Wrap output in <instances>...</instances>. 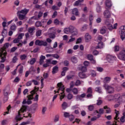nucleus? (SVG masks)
Segmentation results:
<instances>
[{
  "label": "nucleus",
  "instance_id": "obj_51",
  "mask_svg": "<svg viewBox=\"0 0 125 125\" xmlns=\"http://www.w3.org/2000/svg\"><path fill=\"white\" fill-rule=\"evenodd\" d=\"M95 91H97V92H99V93H101L102 91H101V88H100V87H97L95 88Z\"/></svg>",
  "mask_w": 125,
  "mask_h": 125
},
{
  "label": "nucleus",
  "instance_id": "obj_62",
  "mask_svg": "<svg viewBox=\"0 0 125 125\" xmlns=\"http://www.w3.org/2000/svg\"><path fill=\"white\" fill-rule=\"evenodd\" d=\"M64 66H69V61H64L63 62Z\"/></svg>",
  "mask_w": 125,
  "mask_h": 125
},
{
  "label": "nucleus",
  "instance_id": "obj_42",
  "mask_svg": "<svg viewBox=\"0 0 125 125\" xmlns=\"http://www.w3.org/2000/svg\"><path fill=\"white\" fill-rule=\"evenodd\" d=\"M97 69V71H98V72H103V68H102V67L100 66H98L96 67Z\"/></svg>",
  "mask_w": 125,
  "mask_h": 125
},
{
  "label": "nucleus",
  "instance_id": "obj_30",
  "mask_svg": "<svg viewBox=\"0 0 125 125\" xmlns=\"http://www.w3.org/2000/svg\"><path fill=\"white\" fill-rule=\"evenodd\" d=\"M95 112H96V113H97V114L99 113V114H101L102 115V114H104V109L103 108H101L99 109V112L97 110H96Z\"/></svg>",
  "mask_w": 125,
  "mask_h": 125
},
{
  "label": "nucleus",
  "instance_id": "obj_12",
  "mask_svg": "<svg viewBox=\"0 0 125 125\" xmlns=\"http://www.w3.org/2000/svg\"><path fill=\"white\" fill-rule=\"evenodd\" d=\"M112 2L110 0H106L105 1V6L106 9H111V7H112Z\"/></svg>",
  "mask_w": 125,
  "mask_h": 125
},
{
  "label": "nucleus",
  "instance_id": "obj_22",
  "mask_svg": "<svg viewBox=\"0 0 125 125\" xmlns=\"http://www.w3.org/2000/svg\"><path fill=\"white\" fill-rule=\"evenodd\" d=\"M104 109L106 110V114H110L112 112L111 110V108L110 107H108L107 105H105L104 107Z\"/></svg>",
  "mask_w": 125,
  "mask_h": 125
},
{
  "label": "nucleus",
  "instance_id": "obj_46",
  "mask_svg": "<svg viewBox=\"0 0 125 125\" xmlns=\"http://www.w3.org/2000/svg\"><path fill=\"white\" fill-rule=\"evenodd\" d=\"M81 83H82L81 82V81H80V80H77L76 81L75 85H76V86H79Z\"/></svg>",
  "mask_w": 125,
  "mask_h": 125
},
{
  "label": "nucleus",
  "instance_id": "obj_7",
  "mask_svg": "<svg viewBox=\"0 0 125 125\" xmlns=\"http://www.w3.org/2000/svg\"><path fill=\"white\" fill-rule=\"evenodd\" d=\"M118 57L120 60L125 61V50H123L120 51L119 55H118Z\"/></svg>",
  "mask_w": 125,
  "mask_h": 125
},
{
  "label": "nucleus",
  "instance_id": "obj_4",
  "mask_svg": "<svg viewBox=\"0 0 125 125\" xmlns=\"http://www.w3.org/2000/svg\"><path fill=\"white\" fill-rule=\"evenodd\" d=\"M31 94L29 95L28 97V100L26 102L27 104L28 105H30V104H32V101L31 100H32V99H34V94L35 93V90H32L30 92Z\"/></svg>",
  "mask_w": 125,
  "mask_h": 125
},
{
  "label": "nucleus",
  "instance_id": "obj_32",
  "mask_svg": "<svg viewBox=\"0 0 125 125\" xmlns=\"http://www.w3.org/2000/svg\"><path fill=\"white\" fill-rule=\"evenodd\" d=\"M4 70V64L1 63L0 65V73L3 72Z\"/></svg>",
  "mask_w": 125,
  "mask_h": 125
},
{
  "label": "nucleus",
  "instance_id": "obj_54",
  "mask_svg": "<svg viewBox=\"0 0 125 125\" xmlns=\"http://www.w3.org/2000/svg\"><path fill=\"white\" fill-rule=\"evenodd\" d=\"M17 60H18L17 57L16 56H14L12 59L13 63H16V61H17Z\"/></svg>",
  "mask_w": 125,
  "mask_h": 125
},
{
  "label": "nucleus",
  "instance_id": "obj_37",
  "mask_svg": "<svg viewBox=\"0 0 125 125\" xmlns=\"http://www.w3.org/2000/svg\"><path fill=\"white\" fill-rule=\"evenodd\" d=\"M63 116L64 118H69L71 115H70L69 112H64Z\"/></svg>",
  "mask_w": 125,
  "mask_h": 125
},
{
  "label": "nucleus",
  "instance_id": "obj_43",
  "mask_svg": "<svg viewBox=\"0 0 125 125\" xmlns=\"http://www.w3.org/2000/svg\"><path fill=\"white\" fill-rule=\"evenodd\" d=\"M58 121H59V115H57L55 117V119H54V122L55 123H57V122H58Z\"/></svg>",
  "mask_w": 125,
  "mask_h": 125
},
{
  "label": "nucleus",
  "instance_id": "obj_10",
  "mask_svg": "<svg viewBox=\"0 0 125 125\" xmlns=\"http://www.w3.org/2000/svg\"><path fill=\"white\" fill-rule=\"evenodd\" d=\"M104 18H110L111 17V13L109 10L106 9L104 12Z\"/></svg>",
  "mask_w": 125,
  "mask_h": 125
},
{
  "label": "nucleus",
  "instance_id": "obj_28",
  "mask_svg": "<svg viewBox=\"0 0 125 125\" xmlns=\"http://www.w3.org/2000/svg\"><path fill=\"white\" fill-rule=\"evenodd\" d=\"M79 70L82 71V72L85 73V72H86L87 70V69L86 68V66H82L81 68L79 67Z\"/></svg>",
  "mask_w": 125,
  "mask_h": 125
},
{
  "label": "nucleus",
  "instance_id": "obj_27",
  "mask_svg": "<svg viewBox=\"0 0 125 125\" xmlns=\"http://www.w3.org/2000/svg\"><path fill=\"white\" fill-rule=\"evenodd\" d=\"M71 60L73 63L78 62V58L77 57L73 56L71 58Z\"/></svg>",
  "mask_w": 125,
  "mask_h": 125
},
{
  "label": "nucleus",
  "instance_id": "obj_23",
  "mask_svg": "<svg viewBox=\"0 0 125 125\" xmlns=\"http://www.w3.org/2000/svg\"><path fill=\"white\" fill-rule=\"evenodd\" d=\"M7 35V30L5 28H3V30L1 32V36H3V38H5Z\"/></svg>",
  "mask_w": 125,
  "mask_h": 125
},
{
  "label": "nucleus",
  "instance_id": "obj_18",
  "mask_svg": "<svg viewBox=\"0 0 125 125\" xmlns=\"http://www.w3.org/2000/svg\"><path fill=\"white\" fill-rule=\"evenodd\" d=\"M58 69H59V67L57 65H56L54 67H53L52 71L53 75H54L55 74H56V73H58L59 71Z\"/></svg>",
  "mask_w": 125,
  "mask_h": 125
},
{
  "label": "nucleus",
  "instance_id": "obj_8",
  "mask_svg": "<svg viewBox=\"0 0 125 125\" xmlns=\"http://www.w3.org/2000/svg\"><path fill=\"white\" fill-rule=\"evenodd\" d=\"M120 30L121 31V39L122 41H124L125 38V26H122L120 27Z\"/></svg>",
  "mask_w": 125,
  "mask_h": 125
},
{
  "label": "nucleus",
  "instance_id": "obj_20",
  "mask_svg": "<svg viewBox=\"0 0 125 125\" xmlns=\"http://www.w3.org/2000/svg\"><path fill=\"white\" fill-rule=\"evenodd\" d=\"M72 14L78 16L79 15V10L77 8H75L72 10Z\"/></svg>",
  "mask_w": 125,
  "mask_h": 125
},
{
  "label": "nucleus",
  "instance_id": "obj_5",
  "mask_svg": "<svg viewBox=\"0 0 125 125\" xmlns=\"http://www.w3.org/2000/svg\"><path fill=\"white\" fill-rule=\"evenodd\" d=\"M104 87L107 90L108 93L111 94L114 92V88L106 83L104 85Z\"/></svg>",
  "mask_w": 125,
  "mask_h": 125
},
{
  "label": "nucleus",
  "instance_id": "obj_59",
  "mask_svg": "<svg viewBox=\"0 0 125 125\" xmlns=\"http://www.w3.org/2000/svg\"><path fill=\"white\" fill-rule=\"evenodd\" d=\"M108 101H112L113 100V98H114V96L112 95H109L107 96Z\"/></svg>",
  "mask_w": 125,
  "mask_h": 125
},
{
  "label": "nucleus",
  "instance_id": "obj_1",
  "mask_svg": "<svg viewBox=\"0 0 125 125\" xmlns=\"http://www.w3.org/2000/svg\"><path fill=\"white\" fill-rule=\"evenodd\" d=\"M58 86L59 87V88L58 89L57 93H59V91L62 90V92L61 93V95H60V100L61 101H62V99L65 97V87H64V85H63V84L62 83H59L57 84Z\"/></svg>",
  "mask_w": 125,
  "mask_h": 125
},
{
  "label": "nucleus",
  "instance_id": "obj_39",
  "mask_svg": "<svg viewBox=\"0 0 125 125\" xmlns=\"http://www.w3.org/2000/svg\"><path fill=\"white\" fill-rule=\"evenodd\" d=\"M73 94L71 93H69L67 95V99L68 100H71V99H73Z\"/></svg>",
  "mask_w": 125,
  "mask_h": 125
},
{
  "label": "nucleus",
  "instance_id": "obj_55",
  "mask_svg": "<svg viewBox=\"0 0 125 125\" xmlns=\"http://www.w3.org/2000/svg\"><path fill=\"white\" fill-rule=\"evenodd\" d=\"M64 33L65 34H68L69 33H70V29H69V27H68V28H64Z\"/></svg>",
  "mask_w": 125,
  "mask_h": 125
},
{
  "label": "nucleus",
  "instance_id": "obj_57",
  "mask_svg": "<svg viewBox=\"0 0 125 125\" xmlns=\"http://www.w3.org/2000/svg\"><path fill=\"white\" fill-rule=\"evenodd\" d=\"M34 31H35V28H29L28 30L29 33H30V34H32Z\"/></svg>",
  "mask_w": 125,
  "mask_h": 125
},
{
  "label": "nucleus",
  "instance_id": "obj_29",
  "mask_svg": "<svg viewBox=\"0 0 125 125\" xmlns=\"http://www.w3.org/2000/svg\"><path fill=\"white\" fill-rule=\"evenodd\" d=\"M121 98V95L120 94H116L114 96V100L115 101H119Z\"/></svg>",
  "mask_w": 125,
  "mask_h": 125
},
{
  "label": "nucleus",
  "instance_id": "obj_16",
  "mask_svg": "<svg viewBox=\"0 0 125 125\" xmlns=\"http://www.w3.org/2000/svg\"><path fill=\"white\" fill-rule=\"evenodd\" d=\"M43 13L42 12H39L38 17H32L31 18V19H34V20H39L42 16Z\"/></svg>",
  "mask_w": 125,
  "mask_h": 125
},
{
  "label": "nucleus",
  "instance_id": "obj_61",
  "mask_svg": "<svg viewBox=\"0 0 125 125\" xmlns=\"http://www.w3.org/2000/svg\"><path fill=\"white\" fill-rule=\"evenodd\" d=\"M43 77L44 79H47V78H48V73L44 72L43 75Z\"/></svg>",
  "mask_w": 125,
  "mask_h": 125
},
{
  "label": "nucleus",
  "instance_id": "obj_35",
  "mask_svg": "<svg viewBox=\"0 0 125 125\" xmlns=\"http://www.w3.org/2000/svg\"><path fill=\"white\" fill-rule=\"evenodd\" d=\"M72 92H73L74 94H78L79 93V90L77 88H74L72 89Z\"/></svg>",
  "mask_w": 125,
  "mask_h": 125
},
{
  "label": "nucleus",
  "instance_id": "obj_33",
  "mask_svg": "<svg viewBox=\"0 0 125 125\" xmlns=\"http://www.w3.org/2000/svg\"><path fill=\"white\" fill-rule=\"evenodd\" d=\"M46 50L48 53H51L53 51V49H51V47H46Z\"/></svg>",
  "mask_w": 125,
  "mask_h": 125
},
{
  "label": "nucleus",
  "instance_id": "obj_21",
  "mask_svg": "<svg viewBox=\"0 0 125 125\" xmlns=\"http://www.w3.org/2000/svg\"><path fill=\"white\" fill-rule=\"evenodd\" d=\"M79 77H80L81 79H85V78H86V75L84 72H82L79 73Z\"/></svg>",
  "mask_w": 125,
  "mask_h": 125
},
{
  "label": "nucleus",
  "instance_id": "obj_64",
  "mask_svg": "<svg viewBox=\"0 0 125 125\" xmlns=\"http://www.w3.org/2000/svg\"><path fill=\"white\" fill-rule=\"evenodd\" d=\"M97 12L98 13L101 12V7L100 6H98L97 7Z\"/></svg>",
  "mask_w": 125,
  "mask_h": 125
},
{
  "label": "nucleus",
  "instance_id": "obj_9",
  "mask_svg": "<svg viewBox=\"0 0 125 125\" xmlns=\"http://www.w3.org/2000/svg\"><path fill=\"white\" fill-rule=\"evenodd\" d=\"M106 59L109 63H113L116 59H117V58L115 56H113L112 55H108L106 57Z\"/></svg>",
  "mask_w": 125,
  "mask_h": 125
},
{
  "label": "nucleus",
  "instance_id": "obj_24",
  "mask_svg": "<svg viewBox=\"0 0 125 125\" xmlns=\"http://www.w3.org/2000/svg\"><path fill=\"white\" fill-rule=\"evenodd\" d=\"M111 81V77H106L104 78L103 83H104V84L106 83H109Z\"/></svg>",
  "mask_w": 125,
  "mask_h": 125
},
{
  "label": "nucleus",
  "instance_id": "obj_31",
  "mask_svg": "<svg viewBox=\"0 0 125 125\" xmlns=\"http://www.w3.org/2000/svg\"><path fill=\"white\" fill-rule=\"evenodd\" d=\"M87 24H84L83 25L82 28L81 29V32H83V31H86V29H87Z\"/></svg>",
  "mask_w": 125,
  "mask_h": 125
},
{
  "label": "nucleus",
  "instance_id": "obj_6",
  "mask_svg": "<svg viewBox=\"0 0 125 125\" xmlns=\"http://www.w3.org/2000/svg\"><path fill=\"white\" fill-rule=\"evenodd\" d=\"M69 33H71L73 34V36H77V35L78 34V30H77L76 29V28H75V27L70 25L69 27Z\"/></svg>",
  "mask_w": 125,
  "mask_h": 125
},
{
  "label": "nucleus",
  "instance_id": "obj_50",
  "mask_svg": "<svg viewBox=\"0 0 125 125\" xmlns=\"http://www.w3.org/2000/svg\"><path fill=\"white\" fill-rule=\"evenodd\" d=\"M32 81H29L27 82L25 84L26 86H31V85H32Z\"/></svg>",
  "mask_w": 125,
  "mask_h": 125
},
{
  "label": "nucleus",
  "instance_id": "obj_53",
  "mask_svg": "<svg viewBox=\"0 0 125 125\" xmlns=\"http://www.w3.org/2000/svg\"><path fill=\"white\" fill-rule=\"evenodd\" d=\"M38 104L35 103L32 105V108L37 110V108H38Z\"/></svg>",
  "mask_w": 125,
  "mask_h": 125
},
{
  "label": "nucleus",
  "instance_id": "obj_26",
  "mask_svg": "<svg viewBox=\"0 0 125 125\" xmlns=\"http://www.w3.org/2000/svg\"><path fill=\"white\" fill-rule=\"evenodd\" d=\"M3 55V53H0V57L1 58V61L0 62V63H4L5 62V58L2 56Z\"/></svg>",
  "mask_w": 125,
  "mask_h": 125
},
{
  "label": "nucleus",
  "instance_id": "obj_47",
  "mask_svg": "<svg viewBox=\"0 0 125 125\" xmlns=\"http://www.w3.org/2000/svg\"><path fill=\"white\" fill-rule=\"evenodd\" d=\"M62 107L63 110H65V109L67 108V103L66 102H64L62 104Z\"/></svg>",
  "mask_w": 125,
  "mask_h": 125
},
{
  "label": "nucleus",
  "instance_id": "obj_56",
  "mask_svg": "<svg viewBox=\"0 0 125 125\" xmlns=\"http://www.w3.org/2000/svg\"><path fill=\"white\" fill-rule=\"evenodd\" d=\"M11 30H12V31H15L16 30V25H15V24H14V25H12L10 27Z\"/></svg>",
  "mask_w": 125,
  "mask_h": 125
},
{
  "label": "nucleus",
  "instance_id": "obj_44",
  "mask_svg": "<svg viewBox=\"0 0 125 125\" xmlns=\"http://www.w3.org/2000/svg\"><path fill=\"white\" fill-rule=\"evenodd\" d=\"M23 37H24V33H21L18 37V40H22L23 39Z\"/></svg>",
  "mask_w": 125,
  "mask_h": 125
},
{
  "label": "nucleus",
  "instance_id": "obj_34",
  "mask_svg": "<svg viewBox=\"0 0 125 125\" xmlns=\"http://www.w3.org/2000/svg\"><path fill=\"white\" fill-rule=\"evenodd\" d=\"M81 4H82V3L79 0H77L74 2V6H79V5H81Z\"/></svg>",
  "mask_w": 125,
  "mask_h": 125
},
{
  "label": "nucleus",
  "instance_id": "obj_45",
  "mask_svg": "<svg viewBox=\"0 0 125 125\" xmlns=\"http://www.w3.org/2000/svg\"><path fill=\"white\" fill-rule=\"evenodd\" d=\"M88 109L89 111H93V109H94V106L92 105H90L88 106Z\"/></svg>",
  "mask_w": 125,
  "mask_h": 125
},
{
  "label": "nucleus",
  "instance_id": "obj_11",
  "mask_svg": "<svg viewBox=\"0 0 125 125\" xmlns=\"http://www.w3.org/2000/svg\"><path fill=\"white\" fill-rule=\"evenodd\" d=\"M10 91V87H9V86H7L3 90V96H8V94H9Z\"/></svg>",
  "mask_w": 125,
  "mask_h": 125
},
{
  "label": "nucleus",
  "instance_id": "obj_36",
  "mask_svg": "<svg viewBox=\"0 0 125 125\" xmlns=\"http://www.w3.org/2000/svg\"><path fill=\"white\" fill-rule=\"evenodd\" d=\"M36 63V59L32 58L31 59V61H30V65H34Z\"/></svg>",
  "mask_w": 125,
  "mask_h": 125
},
{
  "label": "nucleus",
  "instance_id": "obj_58",
  "mask_svg": "<svg viewBox=\"0 0 125 125\" xmlns=\"http://www.w3.org/2000/svg\"><path fill=\"white\" fill-rule=\"evenodd\" d=\"M83 64L85 67H88L89 66V62L84 61Z\"/></svg>",
  "mask_w": 125,
  "mask_h": 125
},
{
  "label": "nucleus",
  "instance_id": "obj_48",
  "mask_svg": "<svg viewBox=\"0 0 125 125\" xmlns=\"http://www.w3.org/2000/svg\"><path fill=\"white\" fill-rule=\"evenodd\" d=\"M35 25L36 27H42V22L41 21H37Z\"/></svg>",
  "mask_w": 125,
  "mask_h": 125
},
{
  "label": "nucleus",
  "instance_id": "obj_49",
  "mask_svg": "<svg viewBox=\"0 0 125 125\" xmlns=\"http://www.w3.org/2000/svg\"><path fill=\"white\" fill-rule=\"evenodd\" d=\"M52 57H53L54 58H56V59H59L60 56L57 54H53Z\"/></svg>",
  "mask_w": 125,
  "mask_h": 125
},
{
  "label": "nucleus",
  "instance_id": "obj_13",
  "mask_svg": "<svg viewBox=\"0 0 125 125\" xmlns=\"http://www.w3.org/2000/svg\"><path fill=\"white\" fill-rule=\"evenodd\" d=\"M28 12H29V9L24 8L22 10H21V11H18L17 13H20L21 14H22L23 15H27L28 14Z\"/></svg>",
  "mask_w": 125,
  "mask_h": 125
},
{
  "label": "nucleus",
  "instance_id": "obj_60",
  "mask_svg": "<svg viewBox=\"0 0 125 125\" xmlns=\"http://www.w3.org/2000/svg\"><path fill=\"white\" fill-rule=\"evenodd\" d=\"M82 38H79L76 41V44H78V43H81V42H82Z\"/></svg>",
  "mask_w": 125,
  "mask_h": 125
},
{
  "label": "nucleus",
  "instance_id": "obj_41",
  "mask_svg": "<svg viewBox=\"0 0 125 125\" xmlns=\"http://www.w3.org/2000/svg\"><path fill=\"white\" fill-rule=\"evenodd\" d=\"M87 57L88 60H90V61L91 60H92V59H93V55L91 54H88L87 55Z\"/></svg>",
  "mask_w": 125,
  "mask_h": 125
},
{
  "label": "nucleus",
  "instance_id": "obj_2",
  "mask_svg": "<svg viewBox=\"0 0 125 125\" xmlns=\"http://www.w3.org/2000/svg\"><path fill=\"white\" fill-rule=\"evenodd\" d=\"M27 106L25 105H23L21 109L18 111V115L16 116L15 118L16 121L17 122H19V121H21L23 118H21V114L20 113H24L27 111Z\"/></svg>",
  "mask_w": 125,
  "mask_h": 125
},
{
  "label": "nucleus",
  "instance_id": "obj_14",
  "mask_svg": "<svg viewBox=\"0 0 125 125\" xmlns=\"http://www.w3.org/2000/svg\"><path fill=\"white\" fill-rule=\"evenodd\" d=\"M9 46V43H5L3 46L1 48H0V50L2 51V53H3V51H5L7 48H8V47Z\"/></svg>",
  "mask_w": 125,
  "mask_h": 125
},
{
  "label": "nucleus",
  "instance_id": "obj_25",
  "mask_svg": "<svg viewBox=\"0 0 125 125\" xmlns=\"http://www.w3.org/2000/svg\"><path fill=\"white\" fill-rule=\"evenodd\" d=\"M100 33L102 34V35H104V34L106 33V27L104 26L102 27V28L100 30Z\"/></svg>",
  "mask_w": 125,
  "mask_h": 125
},
{
  "label": "nucleus",
  "instance_id": "obj_15",
  "mask_svg": "<svg viewBox=\"0 0 125 125\" xmlns=\"http://www.w3.org/2000/svg\"><path fill=\"white\" fill-rule=\"evenodd\" d=\"M85 41L86 42H88L91 41V36L88 33H86L85 35Z\"/></svg>",
  "mask_w": 125,
  "mask_h": 125
},
{
  "label": "nucleus",
  "instance_id": "obj_38",
  "mask_svg": "<svg viewBox=\"0 0 125 125\" xmlns=\"http://www.w3.org/2000/svg\"><path fill=\"white\" fill-rule=\"evenodd\" d=\"M20 58L21 60H25L27 58V55L25 54L21 55L20 56Z\"/></svg>",
  "mask_w": 125,
  "mask_h": 125
},
{
  "label": "nucleus",
  "instance_id": "obj_63",
  "mask_svg": "<svg viewBox=\"0 0 125 125\" xmlns=\"http://www.w3.org/2000/svg\"><path fill=\"white\" fill-rule=\"evenodd\" d=\"M17 49V47H13L11 49L10 52H14Z\"/></svg>",
  "mask_w": 125,
  "mask_h": 125
},
{
  "label": "nucleus",
  "instance_id": "obj_40",
  "mask_svg": "<svg viewBox=\"0 0 125 125\" xmlns=\"http://www.w3.org/2000/svg\"><path fill=\"white\" fill-rule=\"evenodd\" d=\"M36 35L37 37H41V36H42V30L37 31Z\"/></svg>",
  "mask_w": 125,
  "mask_h": 125
},
{
  "label": "nucleus",
  "instance_id": "obj_52",
  "mask_svg": "<svg viewBox=\"0 0 125 125\" xmlns=\"http://www.w3.org/2000/svg\"><path fill=\"white\" fill-rule=\"evenodd\" d=\"M49 35L50 39H54L55 38V34L54 33H50L49 34Z\"/></svg>",
  "mask_w": 125,
  "mask_h": 125
},
{
  "label": "nucleus",
  "instance_id": "obj_19",
  "mask_svg": "<svg viewBox=\"0 0 125 125\" xmlns=\"http://www.w3.org/2000/svg\"><path fill=\"white\" fill-rule=\"evenodd\" d=\"M18 17H19V19L20 20H24L25 19V18L26 17V16L25 15H23L22 14L20 13H17Z\"/></svg>",
  "mask_w": 125,
  "mask_h": 125
},
{
  "label": "nucleus",
  "instance_id": "obj_3",
  "mask_svg": "<svg viewBox=\"0 0 125 125\" xmlns=\"http://www.w3.org/2000/svg\"><path fill=\"white\" fill-rule=\"evenodd\" d=\"M35 44L39 46H42V45H43V46H47V42L37 40L35 41Z\"/></svg>",
  "mask_w": 125,
  "mask_h": 125
},
{
  "label": "nucleus",
  "instance_id": "obj_17",
  "mask_svg": "<svg viewBox=\"0 0 125 125\" xmlns=\"http://www.w3.org/2000/svg\"><path fill=\"white\" fill-rule=\"evenodd\" d=\"M103 42H100L98 43V45L95 47V49H101L103 48Z\"/></svg>",
  "mask_w": 125,
  "mask_h": 125
}]
</instances>
